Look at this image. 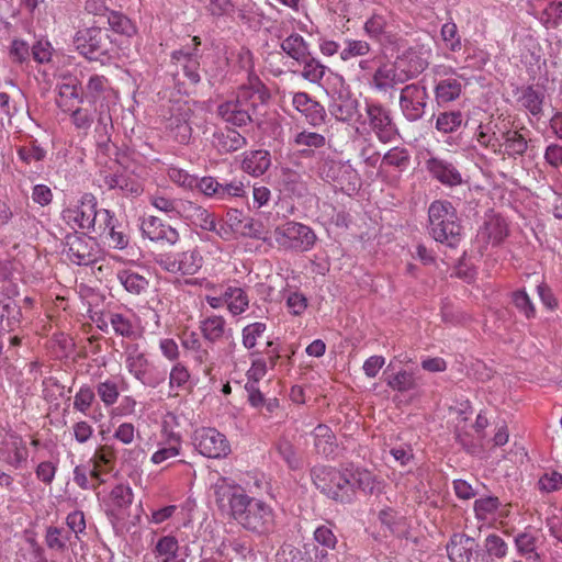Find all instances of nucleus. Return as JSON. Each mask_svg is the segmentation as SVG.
<instances>
[{
    "instance_id": "1",
    "label": "nucleus",
    "mask_w": 562,
    "mask_h": 562,
    "mask_svg": "<svg viewBox=\"0 0 562 562\" xmlns=\"http://www.w3.org/2000/svg\"><path fill=\"white\" fill-rule=\"evenodd\" d=\"M212 490L218 509L245 529L266 533L273 528L274 512L272 507L261 499L248 496L241 486L229 479L218 476L212 484Z\"/></svg>"
},
{
    "instance_id": "2",
    "label": "nucleus",
    "mask_w": 562,
    "mask_h": 562,
    "mask_svg": "<svg viewBox=\"0 0 562 562\" xmlns=\"http://www.w3.org/2000/svg\"><path fill=\"white\" fill-rule=\"evenodd\" d=\"M357 132L374 136L382 144L394 142L400 133L392 111L378 100L366 98L363 113L358 115Z\"/></svg>"
},
{
    "instance_id": "3",
    "label": "nucleus",
    "mask_w": 562,
    "mask_h": 562,
    "mask_svg": "<svg viewBox=\"0 0 562 562\" xmlns=\"http://www.w3.org/2000/svg\"><path fill=\"white\" fill-rule=\"evenodd\" d=\"M429 234L440 244L454 248L461 240L462 227L456 209L449 201H434L428 209Z\"/></svg>"
},
{
    "instance_id": "4",
    "label": "nucleus",
    "mask_w": 562,
    "mask_h": 562,
    "mask_svg": "<svg viewBox=\"0 0 562 562\" xmlns=\"http://www.w3.org/2000/svg\"><path fill=\"white\" fill-rule=\"evenodd\" d=\"M427 65L424 58L415 54H408L398 58L392 65L380 66L373 75L372 86L378 91L386 92L389 89L419 75L426 69Z\"/></svg>"
},
{
    "instance_id": "5",
    "label": "nucleus",
    "mask_w": 562,
    "mask_h": 562,
    "mask_svg": "<svg viewBox=\"0 0 562 562\" xmlns=\"http://www.w3.org/2000/svg\"><path fill=\"white\" fill-rule=\"evenodd\" d=\"M312 479L315 486L326 496L341 503L352 499L349 469L344 471L334 468L318 465L312 470Z\"/></svg>"
},
{
    "instance_id": "6",
    "label": "nucleus",
    "mask_w": 562,
    "mask_h": 562,
    "mask_svg": "<svg viewBox=\"0 0 562 562\" xmlns=\"http://www.w3.org/2000/svg\"><path fill=\"white\" fill-rule=\"evenodd\" d=\"M273 237L280 248L295 252L310 251L317 240L313 228L295 221L278 225L273 231Z\"/></svg>"
},
{
    "instance_id": "7",
    "label": "nucleus",
    "mask_w": 562,
    "mask_h": 562,
    "mask_svg": "<svg viewBox=\"0 0 562 562\" xmlns=\"http://www.w3.org/2000/svg\"><path fill=\"white\" fill-rule=\"evenodd\" d=\"M434 74V95L439 108L458 100L469 83L463 74L450 66H436Z\"/></svg>"
},
{
    "instance_id": "8",
    "label": "nucleus",
    "mask_w": 562,
    "mask_h": 562,
    "mask_svg": "<svg viewBox=\"0 0 562 562\" xmlns=\"http://www.w3.org/2000/svg\"><path fill=\"white\" fill-rule=\"evenodd\" d=\"M192 114L193 106L188 100L172 101L167 114H164L166 131L179 144H188L191 139Z\"/></svg>"
},
{
    "instance_id": "9",
    "label": "nucleus",
    "mask_w": 562,
    "mask_h": 562,
    "mask_svg": "<svg viewBox=\"0 0 562 562\" xmlns=\"http://www.w3.org/2000/svg\"><path fill=\"white\" fill-rule=\"evenodd\" d=\"M429 94L423 81L406 85L400 93L398 105L404 119L411 123L423 119Z\"/></svg>"
},
{
    "instance_id": "10",
    "label": "nucleus",
    "mask_w": 562,
    "mask_h": 562,
    "mask_svg": "<svg viewBox=\"0 0 562 562\" xmlns=\"http://www.w3.org/2000/svg\"><path fill=\"white\" fill-rule=\"evenodd\" d=\"M75 44L78 52L87 59L104 63L111 43L105 31L90 27L78 32Z\"/></svg>"
},
{
    "instance_id": "11",
    "label": "nucleus",
    "mask_w": 562,
    "mask_h": 562,
    "mask_svg": "<svg viewBox=\"0 0 562 562\" xmlns=\"http://www.w3.org/2000/svg\"><path fill=\"white\" fill-rule=\"evenodd\" d=\"M91 223L85 234H95L101 238H104L109 246L113 248H124L128 240L125 234L115 231V222L113 214L106 209H98L91 216Z\"/></svg>"
},
{
    "instance_id": "12",
    "label": "nucleus",
    "mask_w": 562,
    "mask_h": 562,
    "mask_svg": "<svg viewBox=\"0 0 562 562\" xmlns=\"http://www.w3.org/2000/svg\"><path fill=\"white\" fill-rule=\"evenodd\" d=\"M194 446L202 456L212 459L225 458L231 452V445L226 436L211 427L195 430Z\"/></svg>"
},
{
    "instance_id": "13",
    "label": "nucleus",
    "mask_w": 562,
    "mask_h": 562,
    "mask_svg": "<svg viewBox=\"0 0 562 562\" xmlns=\"http://www.w3.org/2000/svg\"><path fill=\"white\" fill-rule=\"evenodd\" d=\"M447 552L451 562H488L475 539L464 533H454L450 538Z\"/></svg>"
},
{
    "instance_id": "14",
    "label": "nucleus",
    "mask_w": 562,
    "mask_h": 562,
    "mask_svg": "<svg viewBox=\"0 0 562 562\" xmlns=\"http://www.w3.org/2000/svg\"><path fill=\"white\" fill-rule=\"evenodd\" d=\"M98 206L97 198L91 193H85L75 204H69L61 212V217L72 229H88L91 216Z\"/></svg>"
},
{
    "instance_id": "15",
    "label": "nucleus",
    "mask_w": 562,
    "mask_h": 562,
    "mask_svg": "<svg viewBox=\"0 0 562 562\" xmlns=\"http://www.w3.org/2000/svg\"><path fill=\"white\" fill-rule=\"evenodd\" d=\"M172 424H176V416L168 413L164 418L161 428L165 440L159 443V449L151 456V462L154 464H159L180 454L181 440L178 434L169 429Z\"/></svg>"
},
{
    "instance_id": "16",
    "label": "nucleus",
    "mask_w": 562,
    "mask_h": 562,
    "mask_svg": "<svg viewBox=\"0 0 562 562\" xmlns=\"http://www.w3.org/2000/svg\"><path fill=\"white\" fill-rule=\"evenodd\" d=\"M99 249L95 240L85 236H74L68 240L67 256L78 266H88L98 258Z\"/></svg>"
},
{
    "instance_id": "17",
    "label": "nucleus",
    "mask_w": 562,
    "mask_h": 562,
    "mask_svg": "<svg viewBox=\"0 0 562 562\" xmlns=\"http://www.w3.org/2000/svg\"><path fill=\"white\" fill-rule=\"evenodd\" d=\"M504 124L506 122L499 119L480 123L474 132V138L482 147L491 149L494 154H501Z\"/></svg>"
},
{
    "instance_id": "18",
    "label": "nucleus",
    "mask_w": 562,
    "mask_h": 562,
    "mask_svg": "<svg viewBox=\"0 0 562 562\" xmlns=\"http://www.w3.org/2000/svg\"><path fill=\"white\" fill-rule=\"evenodd\" d=\"M56 89V103L63 112L72 111V109L81 101L80 82L77 77L70 74L60 76V81L57 83Z\"/></svg>"
},
{
    "instance_id": "19",
    "label": "nucleus",
    "mask_w": 562,
    "mask_h": 562,
    "mask_svg": "<svg viewBox=\"0 0 562 562\" xmlns=\"http://www.w3.org/2000/svg\"><path fill=\"white\" fill-rule=\"evenodd\" d=\"M177 213L188 220L192 225L204 231L214 232L216 229L214 215L194 202L179 201Z\"/></svg>"
},
{
    "instance_id": "20",
    "label": "nucleus",
    "mask_w": 562,
    "mask_h": 562,
    "mask_svg": "<svg viewBox=\"0 0 562 562\" xmlns=\"http://www.w3.org/2000/svg\"><path fill=\"white\" fill-rule=\"evenodd\" d=\"M426 167L431 177L443 186L456 187L463 182L458 168L446 159L431 157L426 161Z\"/></svg>"
},
{
    "instance_id": "21",
    "label": "nucleus",
    "mask_w": 562,
    "mask_h": 562,
    "mask_svg": "<svg viewBox=\"0 0 562 562\" xmlns=\"http://www.w3.org/2000/svg\"><path fill=\"white\" fill-rule=\"evenodd\" d=\"M116 452L113 446L102 445L98 447L90 459L92 464L90 476L97 480V483H104V475L109 474L115 465Z\"/></svg>"
},
{
    "instance_id": "22",
    "label": "nucleus",
    "mask_w": 562,
    "mask_h": 562,
    "mask_svg": "<svg viewBox=\"0 0 562 562\" xmlns=\"http://www.w3.org/2000/svg\"><path fill=\"white\" fill-rule=\"evenodd\" d=\"M143 236H147L151 241L170 246L179 240L178 231L156 216H149L143 221Z\"/></svg>"
},
{
    "instance_id": "23",
    "label": "nucleus",
    "mask_w": 562,
    "mask_h": 562,
    "mask_svg": "<svg viewBox=\"0 0 562 562\" xmlns=\"http://www.w3.org/2000/svg\"><path fill=\"white\" fill-rule=\"evenodd\" d=\"M202 336L209 342H218L224 338L232 337L233 330L222 315H210L200 322Z\"/></svg>"
},
{
    "instance_id": "24",
    "label": "nucleus",
    "mask_w": 562,
    "mask_h": 562,
    "mask_svg": "<svg viewBox=\"0 0 562 562\" xmlns=\"http://www.w3.org/2000/svg\"><path fill=\"white\" fill-rule=\"evenodd\" d=\"M271 166V155L266 149L248 150L243 154L241 170L251 177H260Z\"/></svg>"
},
{
    "instance_id": "25",
    "label": "nucleus",
    "mask_w": 562,
    "mask_h": 562,
    "mask_svg": "<svg viewBox=\"0 0 562 562\" xmlns=\"http://www.w3.org/2000/svg\"><path fill=\"white\" fill-rule=\"evenodd\" d=\"M293 106L302 113L307 122L317 126L324 121V108L316 101H314L305 92H296L292 99Z\"/></svg>"
},
{
    "instance_id": "26",
    "label": "nucleus",
    "mask_w": 562,
    "mask_h": 562,
    "mask_svg": "<svg viewBox=\"0 0 562 562\" xmlns=\"http://www.w3.org/2000/svg\"><path fill=\"white\" fill-rule=\"evenodd\" d=\"M263 98V85L256 74H250L248 83L243 85L234 99L237 103L251 110L255 108L257 101Z\"/></svg>"
},
{
    "instance_id": "27",
    "label": "nucleus",
    "mask_w": 562,
    "mask_h": 562,
    "mask_svg": "<svg viewBox=\"0 0 562 562\" xmlns=\"http://www.w3.org/2000/svg\"><path fill=\"white\" fill-rule=\"evenodd\" d=\"M329 111L331 115L340 121L349 123L353 121L356 117L358 119L359 113V102L356 98L350 95L339 94L338 98L334 99L329 105Z\"/></svg>"
},
{
    "instance_id": "28",
    "label": "nucleus",
    "mask_w": 562,
    "mask_h": 562,
    "mask_svg": "<svg viewBox=\"0 0 562 562\" xmlns=\"http://www.w3.org/2000/svg\"><path fill=\"white\" fill-rule=\"evenodd\" d=\"M430 121L438 133L447 135L456 133L462 126L464 117L459 110H448L434 113Z\"/></svg>"
},
{
    "instance_id": "29",
    "label": "nucleus",
    "mask_w": 562,
    "mask_h": 562,
    "mask_svg": "<svg viewBox=\"0 0 562 562\" xmlns=\"http://www.w3.org/2000/svg\"><path fill=\"white\" fill-rule=\"evenodd\" d=\"M218 115L227 123L235 126H245L250 122V110L237 103L235 100H228L218 106Z\"/></svg>"
},
{
    "instance_id": "30",
    "label": "nucleus",
    "mask_w": 562,
    "mask_h": 562,
    "mask_svg": "<svg viewBox=\"0 0 562 562\" xmlns=\"http://www.w3.org/2000/svg\"><path fill=\"white\" fill-rule=\"evenodd\" d=\"M350 483L352 488V497L356 490H361L364 493L374 494L381 491L382 482L375 475L364 469H349Z\"/></svg>"
},
{
    "instance_id": "31",
    "label": "nucleus",
    "mask_w": 562,
    "mask_h": 562,
    "mask_svg": "<svg viewBox=\"0 0 562 562\" xmlns=\"http://www.w3.org/2000/svg\"><path fill=\"white\" fill-rule=\"evenodd\" d=\"M508 124V122L504 124L501 154L516 158L518 156H522L526 153L528 145L526 138L519 132L510 130Z\"/></svg>"
},
{
    "instance_id": "32",
    "label": "nucleus",
    "mask_w": 562,
    "mask_h": 562,
    "mask_svg": "<svg viewBox=\"0 0 562 562\" xmlns=\"http://www.w3.org/2000/svg\"><path fill=\"white\" fill-rule=\"evenodd\" d=\"M314 448L318 454L331 457L337 450V440L334 431L327 425L319 424L313 430Z\"/></svg>"
},
{
    "instance_id": "33",
    "label": "nucleus",
    "mask_w": 562,
    "mask_h": 562,
    "mask_svg": "<svg viewBox=\"0 0 562 562\" xmlns=\"http://www.w3.org/2000/svg\"><path fill=\"white\" fill-rule=\"evenodd\" d=\"M533 7L540 13V20L547 27H555L562 23L561 0H535Z\"/></svg>"
},
{
    "instance_id": "34",
    "label": "nucleus",
    "mask_w": 562,
    "mask_h": 562,
    "mask_svg": "<svg viewBox=\"0 0 562 562\" xmlns=\"http://www.w3.org/2000/svg\"><path fill=\"white\" fill-rule=\"evenodd\" d=\"M214 145L221 153H233L244 148L247 139L239 132L226 128L214 134Z\"/></svg>"
},
{
    "instance_id": "35",
    "label": "nucleus",
    "mask_w": 562,
    "mask_h": 562,
    "mask_svg": "<svg viewBox=\"0 0 562 562\" xmlns=\"http://www.w3.org/2000/svg\"><path fill=\"white\" fill-rule=\"evenodd\" d=\"M95 401V393L93 389L88 384H82L78 391L76 392L74 396V403L72 407L76 412L81 413L82 415L89 416V411L92 406V404ZM103 417L101 411L99 409V413L97 414V411L92 415H90V418L93 422H99Z\"/></svg>"
},
{
    "instance_id": "36",
    "label": "nucleus",
    "mask_w": 562,
    "mask_h": 562,
    "mask_svg": "<svg viewBox=\"0 0 562 562\" xmlns=\"http://www.w3.org/2000/svg\"><path fill=\"white\" fill-rule=\"evenodd\" d=\"M178 551L179 542L176 537L170 535L160 537L153 549L158 562H184L179 558Z\"/></svg>"
},
{
    "instance_id": "37",
    "label": "nucleus",
    "mask_w": 562,
    "mask_h": 562,
    "mask_svg": "<svg viewBox=\"0 0 562 562\" xmlns=\"http://www.w3.org/2000/svg\"><path fill=\"white\" fill-rule=\"evenodd\" d=\"M226 308L232 316L244 314L249 307V296L243 288L228 285L225 288Z\"/></svg>"
},
{
    "instance_id": "38",
    "label": "nucleus",
    "mask_w": 562,
    "mask_h": 562,
    "mask_svg": "<svg viewBox=\"0 0 562 562\" xmlns=\"http://www.w3.org/2000/svg\"><path fill=\"white\" fill-rule=\"evenodd\" d=\"M281 49L295 61H304L310 53V44L297 33H292L281 42Z\"/></svg>"
},
{
    "instance_id": "39",
    "label": "nucleus",
    "mask_w": 562,
    "mask_h": 562,
    "mask_svg": "<svg viewBox=\"0 0 562 562\" xmlns=\"http://www.w3.org/2000/svg\"><path fill=\"white\" fill-rule=\"evenodd\" d=\"M379 520L398 537H405L408 533L409 525L406 517L390 507L380 510Z\"/></svg>"
},
{
    "instance_id": "40",
    "label": "nucleus",
    "mask_w": 562,
    "mask_h": 562,
    "mask_svg": "<svg viewBox=\"0 0 562 562\" xmlns=\"http://www.w3.org/2000/svg\"><path fill=\"white\" fill-rule=\"evenodd\" d=\"M171 59L176 65L182 67L184 76L192 82L198 83L200 81L199 74V60L198 56L192 53L184 50H175L171 55Z\"/></svg>"
},
{
    "instance_id": "41",
    "label": "nucleus",
    "mask_w": 562,
    "mask_h": 562,
    "mask_svg": "<svg viewBox=\"0 0 562 562\" xmlns=\"http://www.w3.org/2000/svg\"><path fill=\"white\" fill-rule=\"evenodd\" d=\"M97 394L105 407H112L124 391L123 381L117 378H109L99 382L95 386Z\"/></svg>"
},
{
    "instance_id": "42",
    "label": "nucleus",
    "mask_w": 562,
    "mask_h": 562,
    "mask_svg": "<svg viewBox=\"0 0 562 562\" xmlns=\"http://www.w3.org/2000/svg\"><path fill=\"white\" fill-rule=\"evenodd\" d=\"M479 236L493 245H498L507 236V224L502 217L494 216L485 222L479 232Z\"/></svg>"
},
{
    "instance_id": "43",
    "label": "nucleus",
    "mask_w": 562,
    "mask_h": 562,
    "mask_svg": "<svg viewBox=\"0 0 562 562\" xmlns=\"http://www.w3.org/2000/svg\"><path fill=\"white\" fill-rule=\"evenodd\" d=\"M202 265L203 258L195 249L177 254V274L193 276Z\"/></svg>"
},
{
    "instance_id": "44",
    "label": "nucleus",
    "mask_w": 562,
    "mask_h": 562,
    "mask_svg": "<svg viewBox=\"0 0 562 562\" xmlns=\"http://www.w3.org/2000/svg\"><path fill=\"white\" fill-rule=\"evenodd\" d=\"M411 161L409 153L404 147H393L387 150L382 157L380 168L384 167H393L398 172H402L407 169Z\"/></svg>"
},
{
    "instance_id": "45",
    "label": "nucleus",
    "mask_w": 562,
    "mask_h": 562,
    "mask_svg": "<svg viewBox=\"0 0 562 562\" xmlns=\"http://www.w3.org/2000/svg\"><path fill=\"white\" fill-rule=\"evenodd\" d=\"M299 64L302 66L300 72L302 78L311 83L321 85L325 74L328 70L325 65H323L318 59L312 57L311 55H308L304 61H299Z\"/></svg>"
},
{
    "instance_id": "46",
    "label": "nucleus",
    "mask_w": 562,
    "mask_h": 562,
    "mask_svg": "<svg viewBox=\"0 0 562 562\" xmlns=\"http://www.w3.org/2000/svg\"><path fill=\"white\" fill-rule=\"evenodd\" d=\"M182 347L189 351L195 361L204 363L209 360V351L205 349L195 331H186L181 337Z\"/></svg>"
},
{
    "instance_id": "47",
    "label": "nucleus",
    "mask_w": 562,
    "mask_h": 562,
    "mask_svg": "<svg viewBox=\"0 0 562 562\" xmlns=\"http://www.w3.org/2000/svg\"><path fill=\"white\" fill-rule=\"evenodd\" d=\"M277 451L282 460L291 470H299L303 467V459L299 454L294 445L286 438H281L277 442Z\"/></svg>"
},
{
    "instance_id": "48",
    "label": "nucleus",
    "mask_w": 562,
    "mask_h": 562,
    "mask_svg": "<svg viewBox=\"0 0 562 562\" xmlns=\"http://www.w3.org/2000/svg\"><path fill=\"white\" fill-rule=\"evenodd\" d=\"M386 384L396 392H407L415 390L418 385L417 379L413 371L400 370L386 380Z\"/></svg>"
},
{
    "instance_id": "49",
    "label": "nucleus",
    "mask_w": 562,
    "mask_h": 562,
    "mask_svg": "<svg viewBox=\"0 0 562 562\" xmlns=\"http://www.w3.org/2000/svg\"><path fill=\"white\" fill-rule=\"evenodd\" d=\"M69 541V532L61 527L49 526L45 533V543L48 549L64 552Z\"/></svg>"
},
{
    "instance_id": "50",
    "label": "nucleus",
    "mask_w": 562,
    "mask_h": 562,
    "mask_svg": "<svg viewBox=\"0 0 562 562\" xmlns=\"http://www.w3.org/2000/svg\"><path fill=\"white\" fill-rule=\"evenodd\" d=\"M389 18L382 13H373L364 23L366 34L375 40H380L389 33Z\"/></svg>"
},
{
    "instance_id": "51",
    "label": "nucleus",
    "mask_w": 562,
    "mask_h": 562,
    "mask_svg": "<svg viewBox=\"0 0 562 562\" xmlns=\"http://www.w3.org/2000/svg\"><path fill=\"white\" fill-rule=\"evenodd\" d=\"M291 144L297 148H321L325 146V136L310 131H302L295 133L291 138Z\"/></svg>"
},
{
    "instance_id": "52",
    "label": "nucleus",
    "mask_w": 562,
    "mask_h": 562,
    "mask_svg": "<svg viewBox=\"0 0 562 562\" xmlns=\"http://www.w3.org/2000/svg\"><path fill=\"white\" fill-rule=\"evenodd\" d=\"M519 102L531 115L538 116L542 111L543 94L528 87L522 91Z\"/></svg>"
},
{
    "instance_id": "53",
    "label": "nucleus",
    "mask_w": 562,
    "mask_h": 562,
    "mask_svg": "<svg viewBox=\"0 0 562 562\" xmlns=\"http://www.w3.org/2000/svg\"><path fill=\"white\" fill-rule=\"evenodd\" d=\"M267 329V325L261 322H255L245 326L241 330L243 346L250 350L257 345V340L261 338Z\"/></svg>"
},
{
    "instance_id": "54",
    "label": "nucleus",
    "mask_w": 562,
    "mask_h": 562,
    "mask_svg": "<svg viewBox=\"0 0 562 562\" xmlns=\"http://www.w3.org/2000/svg\"><path fill=\"white\" fill-rule=\"evenodd\" d=\"M220 201H231L238 198H247V188L243 180L234 179L222 183L220 189Z\"/></svg>"
},
{
    "instance_id": "55",
    "label": "nucleus",
    "mask_w": 562,
    "mask_h": 562,
    "mask_svg": "<svg viewBox=\"0 0 562 562\" xmlns=\"http://www.w3.org/2000/svg\"><path fill=\"white\" fill-rule=\"evenodd\" d=\"M284 300L289 313L294 316H301L306 311L308 305L306 296L299 291L285 292Z\"/></svg>"
},
{
    "instance_id": "56",
    "label": "nucleus",
    "mask_w": 562,
    "mask_h": 562,
    "mask_svg": "<svg viewBox=\"0 0 562 562\" xmlns=\"http://www.w3.org/2000/svg\"><path fill=\"white\" fill-rule=\"evenodd\" d=\"M87 94L93 100L104 98L110 91L109 80L102 75H93L89 78L87 86Z\"/></svg>"
},
{
    "instance_id": "57",
    "label": "nucleus",
    "mask_w": 562,
    "mask_h": 562,
    "mask_svg": "<svg viewBox=\"0 0 562 562\" xmlns=\"http://www.w3.org/2000/svg\"><path fill=\"white\" fill-rule=\"evenodd\" d=\"M499 506V501L497 497H484L479 498L474 502V513L475 517L479 520H487L492 518L494 513L497 510Z\"/></svg>"
},
{
    "instance_id": "58",
    "label": "nucleus",
    "mask_w": 562,
    "mask_h": 562,
    "mask_svg": "<svg viewBox=\"0 0 562 562\" xmlns=\"http://www.w3.org/2000/svg\"><path fill=\"white\" fill-rule=\"evenodd\" d=\"M485 553L488 557H494L497 559H503L506 557L508 551V546L505 540L498 535L492 533L488 535L484 540Z\"/></svg>"
},
{
    "instance_id": "59",
    "label": "nucleus",
    "mask_w": 562,
    "mask_h": 562,
    "mask_svg": "<svg viewBox=\"0 0 562 562\" xmlns=\"http://www.w3.org/2000/svg\"><path fill=\"white\" fill-rule=\"evenodd\" d=\"M370 52V45L361 40H348L346 46L340 50V58L347 61L355 57L364 56Z\"/></svg>"
},
{
    "instance_id": "60",
    "label": "nucleus",
    "mask_w": 562,
    "mask_h": 562,
    "mask_svg": "<svg viewBox=\"0 0 562 562\" xmlns=\"http://www.w3.org/2000/svg\"><path fill=\"white\" fill-rule=\"evenodd\" d=\"M66 113H70L71 123L78 131L88 133L93 123V114L90 110L75 106L72 111Z\"/></svg>"
},
{
    "instance_id": "61",
    "label": "nucleus",
    "mask_w": 562,
    "mask_h": 562,
    "mask_svg": "<svg viewBox=\"0 0 562 562\" xmlns=\"http://www.w3.org/2000/svg\"><path fill=\"white\" fill-rule=\"evenodd\" d=\"M16 154H18V157L20 158V160H22L26 165H30L32 162L42 161L46 156V151L41 146H38L35 142H32L29 145L19 147L16 150Z\"/></svg>"
},
{
    "instance_id": "62",
    "label": "nucleus",
    "mask_w": 562,
    "mask_h": 562,
    "mask_svg": "<svg viewBox=\"0 0 562 562\" xmlns=\"http://www.w3.org/2000/svg\"><path fill=\"white\" fill-rule=\"evenodd\" d=\"M441 38L446 44V47L451 52H457L461 49V40L458 35V29L456 23L447 22L441 27Z\"/></svg>"
},
{
    "instance_id": "63",
    "label": "nucleus",
    "mask_w": 562,
    "mask_h": 562,
    "mask_svg": "<svg viewBox=\"0 0 562 562\" xmlns=\"http://www.w3.org/2000/svg\"><path fill=\"white\" fill-rule=\"evenodd\" d=\"M512 300L516 308L527 318H533L536 316V307L526 291L518 290L514 292Z\"/></svg>"
},
{
    "instance_id": "64",
    "label": "nucleus",
    "mask_w": 562,
    "mask_h": 562,
    "mask_svg": "<svg viewBox=\"0 0 562 562\" xmlns=\"http://www.w3.org/2000/svg\"><path fill=\"white\" fill-rule=\"evenodd\" d=\"M276 562H310V560L300 549L286 544L277 552Z\"/></svg>"
}]
</instances>
